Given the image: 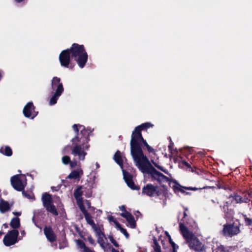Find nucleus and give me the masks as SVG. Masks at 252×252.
<instances>
[{
	"mask_svg": "<svg viewBox=\"0 0 252 252\" xmlns=\"http://www.w3.org/2000/svg\"><path fill=\"white\" fill-rule=\"evenodd\" d=\"M72 128L76 134L71 140L72 146H65L62 150V154H67L71 150V154L75 159L84 161L87 155L86 151L90 148L88 143L90 140V135L93 130L91 129H86L84 126L79 124L73 125Z\"/></svg>",
	"mask_w": 252,
	"mask_h": 252,
	"instance_id": "nucleus-1",
	"label": "nucleus"
},
{
	"mask_svg": "<svg viewBox=\"0 0 252 252\" xmlns=\"http://www.w3.org/2000/svg\"><path fill=\"white\" fill-rule=\"evenodd\" d=\"M130 145L131 155L135 165L139 170L147 167L148 165H152L148 158L144 155L142 148L144 145L150 153L153 152L154 150L148 145L144 138L143 140L139 138L134 139L133 142L131 139Z\"/></svg>",
	"mask_w": 252,
	"mask_h": 252,
	"instance_id": "nucleus-2",
	"label": "nucleus"
},
{
	"mask_svg": "<svg viewBox=\"0 0 252 252\" xmlns=\"http://www.w3.org/2000/svg\"><path fill=\"white\" fill-rule=\"evenodd\" d=\"M180 231L190 249L199 252H206L204 245L182 222L179 223Z\"/></svg>",
	"mask_w": 252,
	"mask_h": 252,
	"instance_id": "nucleus-3",
	"label": "nucleus"
},
{
	"mask_svg": "<svg viewBox=\"0 0 252 252\" xmlns=\"http://www.w3.org/2000/svg\"><path fill=\"white\" fill-rule=\"evenodd\" d=\"M69 50L72 58L76 61L80 68H83L88 61V57L84 46L74 43Z\"/></svg>",
	"mask_w": 252,
	"mask_h": 252,
	"instance_id": "nucleus-4",
	"label": "nucleus"
},
{
	"mask_svg": "<svg viewBox=\"0 0 252 252\" xmlns=\"http://www.w3.org/2000/svg\"><path fill=\"white\" fill-rule=\"evenodd\" d=\"M52 93L53 94L49 101L50 105H55L59 97L63 92L64 89L61 79L57 77H54L51 81Z\"/></svg>",
	"mask_w": 252,
	"mask_h": 252,
	"instance_id": "nucleus-5",
	"label": "nucleus"
},
{
	"mask_svg": "<svg viewBox=\"0 0 252 252\" xmlns=\"http://www.w3.org/2000/svg\"><path fill=\"white\" fill-rule=\"evenodd\" d=\"M143 173H147L151 175L153 180H157L160 184L162 183H168L172 182L173 180H170L166 176L157 171L152 165H148L140 170Z\"/></svg>",
	"mask_w": 252,
	"mask_h": 252,
	"instance_id": "nucleus-6",
	"label": "nucleus"
},
{
	"mask_svg": "<svg viewBox=\"0 0 252 252\" xmlns=\"http://www.w3.org/2000/svg\"><path fill=\"white\" fill-rule=\"evenodd\" d=\"M11 184L13 188L18 191H22L27 185V178L25 175H16L12 176L10 179Z\"/></svg>",
	"mask_w": 252,
	"mask_h": 252,
	"instance_id": "nucleus-7",
	"label": "nucleus"
},
{
	"mask_svg": "<svg viewBox=\"0 0 252 252\" xmlns=\"http://www.w3.org/2000/svg\"><path fill=\"white\" fill-rule=\"evenodd\" d=\"M86 189L82 186H78L74 191V196L76 200V203L79 209L85 207L82 195H85L86 197H89L91 196L92 192L91 190H88V193L84 194Z\"/></svg>",
	"mask_w": 252,
	"mask_h": 252,
	"instance_id": "nucleus-8",
	"label": "nucleus"
},
{
	"mask_svg": "<svg viewBox=\"0 0 252 252\" xmlns=\"http://www.w3.org/2000/svg\"><path fill=\"white\" fill-rule=\"evenodd\" d=\"M240 225H236L234 223L225 224L221 231V234L226 237H232L237 235L240 232Z\"/></svg>",
	"mask_w": 252,
	"mask_h": 252,
	"instance_id": "nucleus-9",
	"label": "nucleus"
},
{
	"mask_svg": "<svg viewBox=\"0 0 252 252\" xmlns=\"http://www.w3.org/2000/svg\"><path fill=\"white\" fill-rule=\"evenodd\" d=\"M142 194L149 196H158L163 195L164 192L161 190H158L157 187L152 184H148L142 189Z\"/></svg>",
	"mask_w": 252,
	"mask_h": 252,
	"instance_id": "nucleus-10",
	"label": "nucleus"
},
{
	"mask_svg": "<svg viewBox=\"0 0 252 252\" xmlns=\"http://www.w3.org/2000/svg\"><path fill=\"white\" fill-rule=\"evenodd\" d=\"M153 125L150 123L147 122L141 124L140 126H136L134 130L132 132L131 139H132V142H133L134 141V139H141L142 140H143V137L141 134V131L147 129L150 127H152Z\"/></svg>",
	"mask_w": 252,
	"mask_h": 252,
	"instance_id": "nucleus-11",
	"label": "nucleus"
},
{
	"mask_svg": "<svg viewBox=\"0 0 252 252\" xmlns=\"http://www.w3.org/2000/svg\"><path fill=\"white\" fill-rule=\"evenodd\" d=\"M19 232L16 229H13L9 231L4 237L3 242L6 246H10L18 242L17 238Z\"/></svg>",
	"mask_w": 252,
	"mask_h": 252,
	"instance_id": "nucleus-12",
	"label": "nucleus"
},
{
	"mask_svg": "<svg viewBox=\"0 0 252 252\" xmlns=\"http://www.w3.org/2000/svg\"><path fill=\"white\" fill-rule=\"evenodd\" d=\"M70 57L71 56L69 49L64 50L61 53L59 56V60L62 66L66 68H72L69 66Z\"/></svg>",
	"mask_w": 252,
	"mask_h": 252,
	"instance_id": "nucleus-13",
	"label": "nucleus"
},
{
	"mask_svg": "<svg viewBox=\"0 0 252 252\" xmlns=\"http://www.w3.org/2000/svg\"><path fill=\"white\" fill-rule=\"evenodd\" d=\"M169 186L171 188H172L173 189L175 193L178 194L179 192H182L183 193H185V191L184 190V189H186L188 190H195L197 189L195 188H192V187H185L183 186H182L181 185H180L177 181L175 180H173L172 182H169Z\"/></svg>",
	"mask_w": 252,
	"mask_h": 252,
	"instance_id": "nucleus-14",
	"label": "nucleus"
},
{
	"mask_svg": "<svg viewBox=\"0 0 252 252\" xmlns=\"http://www.w3.org/2000/svg\"><path fill=\"white\" fill-rule=\"evenodd\" d=\"M34 108L32 102H29L23 109V114L27 118H30L33 119L37 115V112L35 113Z\"/></svg>",
	"mask_w": 252,
	"mask_h": 252,
	"instance_id": "nucleus-15",
	"label": "nucleus"
},
{
	"mask_svg": "<svg viewBox=\"0 0 252 252\" xmlns=\"http://www.w3.org/2000/svg\"><path fill=\"white\" fill-rule=\"evenodd\" d=\"M123 173L124 179L127 186L133 190H139L140 188L134 184L132 180V176L128 172L124 170H123Z\"/></svg>",
	"mask_w": 252,
	"mask_h": 252,
	"instance_id": "nucleus-16",
	"label": "nucleus"
},
{
	"mask_svg": "<svg viewBox=\"0 0 252 252\" xmlns=\"http://www.w3.org/2000/svg\"><path fill=\"white\" fill-rule=\"evenodd\" d=\"M44 233L49 241L53 242L56 241V236L50 226H46L44 229Z\"/></svg>",
	"mask_w": 252,
	"mask_h": 252,
	"instance_id": "nucleus-17",
	"label": "nucleus"
},
{
	"mask_svg": "<svg viewBox=\"0 0 252 252\" xmlns=\"http://www.w3.org/2000/svg\"><path fill=\"white\" fill-rule=\"evenodd\" d=\"M229 198H232L231 202L235 203H248L250 201V199L246 196L244 197H241V196L234 194V195H230Z\"/></svg>",
	"mask_w": 252,
	"mask_h": 252,
	"instance_id": "nucleus-18",
	"label": "nucleus"
},
{
	"mask_svg": "<svg viewBox=\"0 0 252 252\" xmlns=\"http://www.w3.org/2000/svg\"><path fill=\"white\" fill-rule=\"evenodd\" d=\"M83 174V171L81 168L74 170L68 175L67 178L69 179H74L80 180L81 176Z\"/></svg>",
	"mask_w": 252,
	"mask_h": 252,
	"instance_id": "nucleus-19",
	"label": "nucleus"
},
{
	"mask_svg": "<svg viewBox=\"0 0 252 252\" xmlns=\"http://www.w3.org/2000/svg\"><path fill=\"white\" fill-rule=\"evenodd\" d=\"M80 209L82 213H83V214L84 215L87 223L91 225L92 227L94 226L96 224L94 223L92 218V217L86 210L85 207Z\"/></svg>",
	"mask_w": 252,
	"mask_h": 252,
	"instance_id": "nucleus-20",
	"label": "nucleus"
},
{
	"mask_svg": "<svg viewBox=\"0 0 252 252\" xmlns=\"http://www.w3.org/2000/svg\"><path fill=\"white\" fill-rule=\"evenodd\" d=\"M41 199L43 205L45 208L53 203L51 195L47 192L42 194Z\"/></svg>",
	"mask_w": 252,
	"mask_h": 252,
	"instance_id": "nucleus-21",
	"label": "nucleus"
},
{
	"mask_svg": "<svg viewBox=\"0 0 252 252\" xmlns=\"http://www.w3.org/2000/svg\"><path fill=\"white\" fill-rule=\"evenodd\" d=\"M228 202L225 201L223 203V205L220 206L221 211L224 213L225 217L226 218H230L231 216V214L228 212Z\"/></svg>",
	"mask_w": 252,
	"mask_h": 252,
	"instance_id": "nucleus-22",
	"label": "nucleus"
},
{
	"mask_svg": "<svg viewBox=\"0 0 252 252\" xmlns=\"http://www.w3.org/2000/svg\"><path fill=\"white\" fill-rule=\"evenodd\" d=\"M115 162L119 165L121 167H123V160L121 154V152L119 151H117L115 154L113 158Z\"/></svg>",
	"mask_w": 252,
	"mask_h": 252,
	"instance_id": "nucleus-23",
	"label": "nucleus"
},
{
	"mask_svg": "<svg viewBox=\"0 0 252 252\" xmlns=\"http://www.w3.org/2000/svg\"><path fill=\"white\" fill-rule=\"evenodd\" d=\"M10 209L9 204L8 202L1 200L0 201V212L4 213Z\"/></svg>",
	"mask_w": 252,
	"mask_h": 252,
	"instance_id": "nucleus-24",
	"label": "nucleus"
},
{
	"mask_svg": "<svg viewBox=\"0 0 252 252\" xmlns=\"http://www.w3.org/2000/svg\"><path fill=\"white\" fill-rule=\"evenodd\" d=\"M92 228L95 232L96 237L104 234L103 232V227L102 225L95 224L94 226L92 227Z\"/></svg>",
	"mask_w": 252,
	"mask_h": 252,
	"instance_id": "nucleus-25",
	"label": "nucleus"
},
{
	"mask_svg": "<svg viewBox=\"0 0 252 252\" xmlns=\"http://www.w3.org/2000/svg\"><path fill=\"white\" fill-rule=\"evenodd\" d=\"M0 153L8 157L11 156L12 155L11 149L7 146L1 147L0 148Z\"/></svg>",
	"mask_w": 252,
	"mask_h": 252,
	"instance_id": "nucleus-26",
	"label": "nucleus"
},
{
	"mask_svg": "<svg viewBox=\"0 0 252 252\" xmlns=\"http://www.w3.org/2000/svg\"><path fill=\"white\" fill-rule=\"evenodd\" d=\"M45 209L48 212L50 213L53 216H57L59 214L57 210L53 203L45 207Z\"/></svg>",
	"mask_w": 252,
	"mask_h": 252,
	"instance_id": "nucleus-27",
	"label": "nucleus"
},
{
	"mask_svg": "<svg viewBox=\"0 0 252 252\" xmlns=\"http://www.w3.org/2000/svg\"><path fill=\"white\" fill-rule=\"evenodd\" d=\"M10 225L14 229L18 228L20 226V219L18 218H13L11 220Z\"/></svg>",
	"mask_w": 252,
	"mask_h": 252,
	"instance_id": "nucleus-28",
	"label": "nucleus"
},
{
	"mask_svg": "<svg viewBox=\"0 0 252 252\" xmlns=\"http://www.w3.org/2000/svg\"><path fill=\"white\" fill-rule=\"evenodd\" d=\"M242 217L244 219L245 225L246 226L250 227L252 225V218H250L246 214H242Z\"/></svg>",
	"mask_w": 252,
	"mask_h": 252,
	"instance_id": "nucleus-29",
	"label": "nucleus"
},
{
	"mask_svg": "<svg viewBox=\"0 0 252 252\" xmlns=\"http://www.w3.org/2000/svg\"><path fill=\"white\" fill-rule=\"evenodd\" d=\"M129 224V226L131 228H134L136 227V222L133 216L131 215L128 219L126 220Z\"/></svg>",
	"mask_w": 252,
	"mask_h": 252,
	"instance_id": "nucleus-30",
	"label": "nucleus"
},
{
	"mask_svg": "<svg viewBox=\"0 0 252 252\" xmlns=\"http://www.w3.org/2000/svg\"><path fill=\"white\" fill-rule=\"evenodd\" d=\"M154 249L155 252H161L160 246L158 244L157 240L155 237L154 238Z\"/></svg>",
	"mask_w": 252,
	"mask_h": 252,
	"instance_id": "nucleus-31",
	"label": "nucleus"
},
{
	"mask_svg": "<svg viewBox=\"0 0 252 252\" xmlns=\"http://www.w3.org/2000/svg\"><path fill=\"white\" fill-rule=\"evenodd\" d=\"M108 220L109 222H113L115 223L116 227H119L120 226V224L116 220L114 217L112 216H109L108 217Z\"/></svg>",
	"mask_w": 252,
	"mask_h": 252,
	"instance_id": "nucleus-32",
	"label": "nucleus"
},
{
	"mask_svg": "<svg viewBox=\"0 0 252 252\" xmlns=\"http://www.w3.org/2000/svg\"><path fill=\"white\" fill-rule=\"evenodd\" d=\"M96 237L97 238V242L98 244L104 243V239H106L105 234H102V235H101L96 236Z\"/></svg>",
	"mask_w": 252,
	"mask_h": 252,
	"instance_id": "nucleus-33",
	"label": "nucleus"
},
{
	"mask_svg": "<svg viewBox=\"0 0 252 252\" xmlns=\"http://www.w3.org/2000/svg\"><path fill=\"white\" fill-rule=\"evenodd\" d=\"M62 162L64 164H68L70 162V158L69 157L65 156L62 158Z\"/></svg>",
	"mask_w": 252,
	"mask_h": 252,
	"instance_id": "nucleus-34",
	"label": "nucleus"
},
{
	"mask_svg": "<svg viewBox=\"0 0 252 252\" xmlns=\"http://www.w3.org/2000/svg\"><path fill=\"white\" fill-rule=\"evenodd\" d=\"M118 229L120 230V231L124 234V235L126 237L128 238L129 236L128 233L127 232L126 230L124 228H123L120 224V226L119 227H117Z\"/></svg>",
	"mask_w": 252,
	"mask_h": 252,
	"instance_id": "nucleus-35",
	"label": "nucleus"
},
{
	"mask_svg": "<svg viewBox=\"0 0 252 252\" xmlns=\"http://www.w3.org/2000/svg\"><path fill=\"white\" fill-rule=\"evenodd\" d=\"M84 203L89 209H90L91 211H94L95 208L94 207L91 206V204L89 200H85Z\"/></svg>",
	"mask_w": 252,
	"mask_h": 252,
	"instance_id": "nucleus-36",
	"label": "nucleus"
},
{
	"mask_svg": "<svg viewBox=\"0 0 252 252\" xmlns=\"http://www.w3.org/2000/svg\"><path fill=\"white\" fill-rule=\"evenodd\" d=\"M108 238L110 241L116 247H119V244L116 241V240L114 239L113 237L111 235L108 236Z\"/></svg>",
	"mask_w": 252,
	"mask_h": 252,
	"instance_id": "nucleus-37",
	"label": "nucleus"
},
{
	"mask_svg": "<svg viewBox=\"0 0 252 252\" xmlns=\"http://www.w3.org/2000/svg\"><path fill=\"white\" fill-rule=\"evenodd\" d=\"M77 244L78 246L79 247V248H80L82 250H83L86 247L85 243L80 240H78L77 241Z\"/></svg>",
	"mask_w": 252,
	"mask_h": 252,
	"instance_id": "nucleus-38",
	"label": "nucleus"
},
{
	"mask_svg": "<svg viewBox=\"0 0 252 252\" xmlns=\"http://www.w3.org/2000/svg\"><path fill=\"white\" fill-rule=\"evenodd\" d=\"M153 164L154 165L157 167L158 168V169H159L160 170L163 171V172H164L166 174H168V172L167 170L164 169V168L159 165H158V164H157L156 162H153Z\"/></svg>",
	"mask_w": 252,
	"mask_h": 252,
	"instance_id": "nucleus-39",
	"label": "nucleus"
},
{
	"mask_svg": "<svg viewBox=\"0 0 252 252\" xmlns=\"http://www.w3.org/2000/svg\"><path fill=\"white\" fill-rule=\"evenodd\" d=\"M131 215V214L130 213L128 212L126 210L124 212L121 214V216L126 219V220L128 219Z\"/></svg>",
	"mask_w": 252,
	"mask_h": 252,
	"instance_id": "nucleus-40",
	"label": "nucleus"
},
{
	"mask_svg": "<svg viewBox=\"0 0 252 252\" xmlns=\"http://www.w3.org/2000/svg\"><path fill=\"white\" fill-rule=\"evenodd\" d=\"M87 239H88V241L91 245H92L94 246H95L96 245V243L95 242L93 238V237L91 235H89L88 236Z\"/></svg>",
	"mask_w": 252,
	"mask_h": 252,
	"instance_id": "nucleus-41",
	"label": "nucleus"
},
{
	"mask_svg": "<svg viewBox=\"0 0 252 252\" xmlns=\"http://www.w3.org/2000/svg\"><path fill=\"white\" fill-rule=\"evenodd\" d=\"M78 161V160L75 159L74 158V160L73 161H71L70 160V162L69 163L70 167H72V168H74L76 166H77V161Z\"/></svg>",
	"mask_w": 252,
	"mask_h": 252,
	"instance_id": "nucleus-42",
	"label": "nucleus"
},
{
	"mask_svg": "<svg viewBox=\"0 0 252 252\" xmlns=\"http://www.w3.org/2000/svg\"><path fill=\"white\" fill-rule=\"evenodd\" d=\"M219 251H220V252H229V251L227 249V248L224 247L223 246H220L219 247Z\"/></svg>",
	"mask_w": 252,
	"mask_h": 252,
	"instance_id": "nucleus-43",
	"label": "nucleus"
},
{
	"mask_svg": "<svg viewBox=\"0 0 252 252\" xmlns=\"http://www.w3.org/2000/svg\"><path fill=\"white\" fill-rule=\"evenodd\" d=\"M82 252H95L94 250H91L89 248L86 247L82 250Z\"/></svg>",
	"mask_w": 252,
	"mask_h": 252,
	"instance_id": "nucleus-44",
	"label": "nucleus"
},
{
	"mask_svg": "<svg viewBox=\"0 0 252 252\" xmlns=\"http://www.w3.org/2000/svg\"><path fill=\"white\" fill-rule=\"evenodd\" d=\"M192 227H193L192 231L194 232V233H196L198 228L195 222H193V226Z\"/></svg>",
	"mask_w": 252,
	"mask_h": 252,
	"instance_id": "nucleus-45",
	"label": "nucleus"
},
{
	"mask_svg": "<svg viewBox=\"0 0 252 252\" xmlns=\"http://www.w3.org/2000/svg\"><path fill=\"white\" fill-rule=\"evenodd\" d=\"M22 194L26 197H27V198H31V195L28 194L27 192H26L25 191H24V190H22Z\"/></svg>",
	"mask_w": 252,
	"mask_h": 252,
	"instance_id": "nucleus-46",
	"label": "nucleus"
},
{
	"mask_svg": "<svg viewBox=\"0 0 252 252\" xmlns=\"http://www.w3.org/2000/svg\"><path fill=\"white\" fill-rule=\"evenodd\" d=\"M170 242L173 248V252H176L175 249H176V244L171 241V240L170 239Z\"/></svg>",
	"mask_w": 252,
	"mask_h": 252,
	"instance_id": "nucleus-47",
	"label": "nucleus"
},
{
	"mask_svg": "<svg viewBox=\"0 0 252 252\" xmlns=\"http://www.w3.org/2000/svg\"><path fill=\"white\" fill-rule=\"evenodd\" d=\"M99 245L100 246V247L103 249L105 250V248H106V246H108L109 245V244H105V242L104 243H100V244H99Z\"/></svg>",
	"mask_w": 252,
	"mask_h": 252,
	"instance_id": "nucleus-48",
	"label": "nucleus"
},
{
	"mask_svg": "<svg viewBox=\"0 0 252 252\" xmlns=\"http://www.w3.org/2000/svg\"><path fill=\"white\" fill-rule=\"evenodd\" d=\"M120 209L121 210V211H126V208H125V206L124 205H122L120 207Z\"/></svg>",
	"mask_w": 252,
	"mask_h": 252,
	"instance_id": "nucleus-49",
	"label": "nucleus"
},
{
	"mask_svg": "<svg viewBox=\"0 0 252 252\" xmlns=\"http://www.w3.org/2000/svg\"><path fill=\"white\" fill-rule=\"evenodd\" d=\"M183 163L184 164V165H185L188 168H190V166L189 165V163H188V162H186V161H184L183 162Z\"/></svg>",
	"mask_w": 252,
	"mask_h": 252,
	"instance_id": "nucleus-50",
	"label": "nucleus"
},
{
	"mask_svg": "<svg viewBox=\"0 0 252 252\" xmlns=\"http://www.w3.org/2000/svg\"><path fill=\"white\" fill-rule=\"evenodd\" d=\"M211 201L213 203H214V204H219V201H217V200H214V199H212V200H211Z\"/></svg>",
	"mask_w": 252,
	"mask_h": 252,
	"instance_id": "nucleus-51",
	"label": "nucleus"
},
{
	"mask_svg": "<svg viewBox=\"0 0 252 252\" xmlns=\"http://www.w3.org/2000/svg\"><path fill=\"white\" fill-rule=\"evenodd\" d=\"M13 214L16 216H20L21 213L20 212H13Z\"/></svg>",
	"mask_w": 252,
	"mask_h": 252,
	"instance_id": "nucleus-52",
	"label": "nucleus"
},
{
	"mask_svg": "<svg viewBox=\"0 0 252 252\" xmlns=\"http://www.w3.org/2000/svg\"><path fill=\"white\" fill-rule=\"evenodd\" d=\"M112 252H119L118 250H116L115 249L112 248Z\"/></svg>",
	"mask_w": 252,
	"mask_h": 252,
	"instance_id": "nucleus-53",
	"label": "nucleus"
},
{
	"mask_svg": "<svg viewBox=\"0 0 252 252\" xmlns=\"http://www.w3.org/2000/svg\"><path fill=\"white\" fill-rule=\"evenodd\" d=\"M112 252H119L118 250H116L115 249L112 248Z\"/></svg>",
	"mask_w": 252,
	"mask_h": 252,
	"instance_id": "nucleus-54",
	"label": "nucleus"
},
{
	"mask_svg": "<svg viewBox=\"0 0 252 252\" xmlns=\"http://www.w3.org/2000/svg\"><path fill=\"white\" fill-rule=\"evenodd\" d=\"M95 166H96V168H99V164H98V163L96 162Z\"/></svg>",
	"mask_w": 252,
	"mask_h": 252,
	"instance_id": "nucleus-55",
	"label": "nucleus"
},
{
	"mask_svg": "<svg viewBox=\"0 0 252 252\" xmlns=\"http://www.w3.org/2000/svg\"><path fill=\"white\" fill-rule=\"evenodd\" d=\"M32 221L35 224V225L37 227V225L36 224L35 222V220H34V217H33L32 218Z\"/></svg>",
	"mask_w": 252,
	"mask_h": 252,
	"instance_id": "nucleus-56",
	"label": "nucleus"
},
{
	"mask_svg": "<svg viewBox=\"0 0 252 252\" xmlns=\"http://www.w3.org/2000/svg\"><path fill=\"white\" fill-rule=\"evenodd\" d=\"M21 234H22V235L23 236H24V235H25V234H26V233H25V231H24V230H23V231H21Z\"/></svg>",
	"mask_w": 252,
	"mask_h": 252,
	"instance_id": "nucleus-57",
	"label": "nucleus"
},
{
	"mask_svg": "<svg viewBox=\"0 0 252 252\" xmlns=\"http://www.w3.org/2000/svg\"><path fill=\"white\" fill-rule=\"evenodd\" d=\"M184 218L187 216V213H186V212H185V211L184 212Z\"/></svg>",
	"mask_w": 252,
	"mask_h": 252,
	"instance_id": "nucleus-58",
	"label": "nucleus"
},
{
	"mask_svg": "<svg viewBox=\"0 0 252 252\" xmlns=\"http://www.w3.org/2000/svg\"><path fill=\"white\" fill-rule=\"evenodd\" d=\"M172 145H173V144H170L169 145L168 147H169V149H170V148H171V147H172Z\"/></svg>",
	"mask_w": 252,
	"mask_h": 252,
	"instance_id": "nucleus-59",
	"label": "nucleus"
},
{
	"mask_svg": "<svg viewBox=\"0 0 252 252\" xmlns=\"http://www.w3.org/2000/svg\"><path fill=\"white\" fill-rule=\"evenodd\" d=\"M189 152H191V150H192V148H189Z\"/></svg>",
	"mask_w": 252,
	"mask_h": 252,
	"instance_id": "nucleus-60",
	"label": "nucleus"
},
{
	"mask_svg": "<svg viewBox=\"0 0 252 252\" xmlns=\"http://www.w3.org/2000/svg\"><path fill=\"white\" fill-rule=\"evenodd\" d=\"M3 225L5 226V227H7V225L6 224H4Z\"/></svg>",
	"mask_w": 252,
	"mask_h": 252,
	"instance_id": "nucleus-61",
	"label": "nucleus"
},
{
	"mask_svg": "<svg viewBox=\"0 0 252 252\" xmlns=\"http://www.w3.org/2000/svg\"><path fill=\"white\" fill-rule=\"evenodd\" d=\"M187 211H188V209L186 208H184V211L186 212Z\"/></svg>",
	"mask_w": 252,
	"mask_h": 252,
	"instance_id": "nucleus-62",
	"label": "nucleus"
},
{
	"mask_svg": "<svg viewBox=\"0 0 252 252\" xmlns=\"http://www.w3.org/2000/svg\"><path fill=\"white\" fill-rule=\"evenodd\" d=\"M251 229V231L252 232V227L250 228Z\"/></svg>",
	"mask_w": 252,
	"mask_h": 252,
	"instance_id": "nucleus-63",
	"label": "nucleus"
},
{
	"mask_svg": "<svg viewBox=\"0 0 252 252\" xmlns=\"http://www.w3.org/2000/svg\"><path fill=\"white\" fill-rule=\"evenodd\" d=\"M3 233L1 231H0V234H2Z\"/></svg>",
	"mask_w": 252,
	"mask_h": 252,
	"instance_id": "nucleus-64",
	"label": "nucleus"
}]
</instances>
